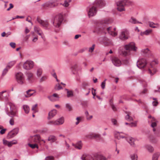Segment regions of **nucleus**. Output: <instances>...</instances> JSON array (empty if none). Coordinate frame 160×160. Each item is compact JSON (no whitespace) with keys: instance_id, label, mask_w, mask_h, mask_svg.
I'll use <instances>...</instances> for the list:
<instances>
[{"instance_id":"nucleus-2","label":"nucleus","mask_w":160,"mask_h":160,"mask_svg":"<svg viewBox=\"0 0 160 160\" xmlns=\"http://www.w3.org/2000/svg\"><path fill=\"white\" fill-rule=\"evenodd\" d=\"M82 160H106L104 156L100 154L95 153L92 155H83L82 157Z\"/></svg>"},{"instance_id":"nucleus-38","label":"nucleus","mask_w":160,"mask_h":160,"mask_svg":"<svg viewBox=\"0 0 160 160\" xmlns=\"http://www.w3.org/2000/svg\"><path fill=\"white\" fill-rule=\"evenodd\" d=\"M71 0H65L63 3H61L60 4L65 7H67L69 5V3L71 2Z\"/></svg>"},{"instance_id":"nucleus-46","label":"nucleus","mask_w":160,"mask_h":160,"mask_svg":"<svg viewBox=\"0 0 160 160\" xmlns=\"http://www.w3.org/2000/svg\"><path fill=\"white\" fill-rule=\"evenodd\" d=\"M37 106L38 104H36L35 105L32 106V110L33 111L34 113H35L37 112Z\"/></svg>"},{"instance_id":"nucleus-5","label":"nucleus","mask_w":160,"mask_h":160,"mask_svg":"<svg viewBox=\"0 0 160 160\" xmlns=\"http://www.w3.org/2000/svg\"><path fill=\"white\" fill-rule=\"evenodd\" d=\"M127 0L119 1L116 2L118 10L120 12L125 11V6L126 5Z\"/></svg>"},{"instance_id":"nucleus-54","label":"nucleus","mask_w":160,"mask_h":160,"mask_svg":"<svg viewBox=\"0 0 160 160\" xmlns=\"http://www.w3.org/2000/svg\"><path fill=\"white\" fill-rule=\"evenodd\" d=\"M81 117H77L76 118V120H77V121L75 122V124L76 125H78L81 120Z\"/></svg>"},{"instance_id":"nucleus-26","label":"nucleus","mask_w":160,"mask_h":160,"mask_svg":"<svg viewBox=\"0 0 160 160\" xmlns=\"http://www.w3.org/2000/svg\"><path fill=\"white\" fill-rule=\"evenodd\" d=\"M34 31L36 32L39 35L41 36L42 38H43L42 36L43 33L41 29L39 27L37 26H35L34 27Z\"/></svg>"},{"instance_id":"nucleus-64","label":"nucleus","mask_w":160,"mask_h":160,"mask_svg":"<svg viewBox=\"0 0 160 160\" xmlns=\"http://www.w3.org/2000/svg\"><path fill=\"white\" fill-rule=\"evenodd\" d=\"M157 124L156 122H152V124H151V126L152 127L154 128L155 127H156L157 126Z\"/></svg>"},{"instance_id":"nucleus-4","label":"nucleus","mask_w":160,"mask_h":160,"mask_svg":"<svg viewBox=\"0 0 160 160\" xmlns=\"http://www.w3.org/2000/svg\"><path fill=\"white\" fill-rule=\"evenodd\" d=\"M15 77L17 83L22 85L25 83V79L24 74L20 72H16L15 73Z\"/></svg>"},{"instance_id":"nucleus-52","label":"nucleus","mask_w":160,"mask_h":160,"mask_svg":"<svg viewBox=\"0 0 160 160\" xmlns=\"http://www.w3.org/2000/svg\"><path fill=\"white\" fill-rule=\"evenodd\" d=\"M48 124L49 125H56V121H50L48 122Z\"/></svg>"},{"instance_id":"nucleus-10","label":"nucleus","mask_w":160,"mask_h":160,"mask_svg":"<svg viewBox=\"0 0 160 160\" xmlns=\"http://www.w3.org/2000/svg\"><path fill=\"white\" fill-rule=\"evenodd\" d=\"M5 111L9 117L13 118L14 117L18 116V110H10V111H8V108H6Z\"/></svg>"},{"instance_id":"nucleus-22","label":"nucleus","mask_w":160,"mask_h":160,"mask_svg":"<svg viewBox=\"0 0 160 160\" xmlns=\"http://www.w3.org/2000/svg\"><path fill=\"white\" fill-rule=\"evenodd\" d=\"M57 113V111L55 109H53L50 111L48 113V119H50L52 118Z\"/></svg>"},{"instance_id":"nucleus-59","label":"nucleus","mask_w":160,"mask_h":160,"mask_svg":"<svg viewBox=\"0 0 160 160\" xmlns=\"http://www.w3.org/2000/svg\"><path fill=\"white\" fill-rule=\"evenodd\" d=\"M66 108L68 109L69 110V111H70L72 109V107H71V105H70V104L69 103H67L66 104Z\"/></svg>"},{"instance_id":"nucleus-44","label":"nucleus","mask_w":160,"mask_h":160,"mask_svg":"<svg viewBox=\"0 0 160 160\" xmlns=\"http://www.w3.org/2000/svg\"><path fill=\"white\" fill-rule=\"evenodd\" d=\"M131 160H138V156L136 154H133L130 155Z\"/></svg>"},{"instance_id":"nucleus-39","label":"nucleus","mask_w":160,"mask_h":160,"mask_svg":"<svg viewBox=\"0 0 160 160\" xmlns=\"http://www.w3.org/2000/svg\"><path fill=\"white\" fill-rule=\"evenodd\" d=\"M23 108L26 113H28L29 112L30 108L29 106L26 105H24L23 106Z\"/></svg>"},{"instance_id":"nucleus-8","label":"nucleus","mask_w":160,"mask_h":160,"mask_svg":"<svg viewBox=\"0 0 160 160\" xmlns=\"http://www.w3.org/2000/svg\"><path fill=\"white\" fill-rule=\"evenodd\" d=\"M34 64L33 62L32 61L27 60L23 64V68L26 70H30L33 68Z\"/></svg>"},{"instance_id":"nucleus-19","label":"nucleus","mask_w":160,"mask_h":160,"mask_svg":"<svg viewBox=\"0 0 160 160\" xmlns=\"http://www.w3.org/2000/svg\"><path fill=\"white\" fill-rule=\"evenodd\" d=\"M36 92L35 90L32 89H29L26 91V94H25L24 97L25 98H29L32 96H35L36 95Z\"/></svg>"},{"instance_id":"nucleus-56","label":"nucleus","mask_w":160,"mask_h":160,"mask_svg":"<svg viewBox=\"0 0 160 160\" xmlns=\"http://www.w3.org/2000/svg\"><path fill=\"white\" fill-rule=\"evenodd\" d=\"M95 46V44L92 45V46L91 47L89 48V51L91 52H92L94 50V49Z\"/></svg>"},{"instance_id":"nucleus-37","label":"nucleus","mask_w":160,"mask_h":160,"mask_svg":"<svg viewBox=\"0 0 160 160\" xmlns=\"http://www.w3.org/2000/svg\"><path fill=\"white\" fill-rule=\"evenodd\" d=\"M128 142L132 146H134V139L132 138H129L127 139Z\"/></svg>"},{"instance_id":"nucleus-42","label":"nucleus","mask_w":160,"mask_h":160,"mask_svg":"<svg viewBox=\"0 0 160 160\" xmlns=\"http://www.w3.org/2000/svg\"><path fill=\"white\" fill-rule=\"evenodd\" d=\"M146 148L149 152H152L154 151V148L153 147L150 145H146Z\"/></svg>"},{"instance_id":"nucleus-49","label":"nucleus","mask_w":160,"mask_h":160,"mask_svg":"<svg viewBox=\"0 0 160 160\" xmlns=\"http://www.w3.org/2000/svg\"><path fill=\"white\" fill-rule=\"evenodd\" d=\"M62 88V87L60 86L59 83L57 84L55 87V89L57 90H60Z\"/></svg>"},{"instance_id":"nucleus-6","label":"nucleus","mask_w":160,"mask_h":160,"mask_svg":"<svg viewBox=\"0 0 160 160\" xmlns=\"http://www.w3.org/2000/svg\"><path fill=\"white\" fill-rule=\"evenodd\" d=\"M147 64V61L144 58H140L137 62V66L138 68L142 69L144 68Z\"/></svg>"},{"instance_id":"nucleus-30","label":"nucleus","mask_w":160,"mask_h":160,"mask_svg":"<svg viewBox=\"0 0 160 160\" xmlns=\"http://www.w3.org/2000/svg\"><path fill=\"white\" fill-rule=\"evenodd\" d=\"M6 105L9 106L10 110H18L15 105L12 102H8Z\"/></svg>"},{"instance_id":"nucleus-57","label":"nucleus","mask_w":160,"mask_h":160,"mask_svg":"<svg viewBox=\"0 0 160 160\" xmlns=\"http://www.w3.org/2000/svg\"><path fill=\"white\" fill-rule=\"evenodd\" d=\"M148 118L151 119V122H156V120L155 118L153 117H152L151 115H149L148 117Z\"/></svg>"},{"instance_id":"nucleus-28","label":"nucleus","mask_w":160,"mask_h":160,"mask_svg":"<svg viewBox=\"0 0 160 160\" xmlns=\"http://www.w3.org/2000/svg\"><path fill=\"white\" fill-rule=\"evenodd\" d=\"M152 30L151 29H149L146 30L145 31L141 32L140 33V34L141 36H143L145 35L148 36L152 32Z\"/></svg>"},{"instance_id":"nucleus-50","label":"nucleus","mask_w":160,"mask_h":160,"mask_svg":"<svg viewBox=\"0 0 160 160\" xmlns=\"http://www.w3.org/2000/svg\"><path fill=\"white\" fill-rule=\"evenodd\" d=\"M149 26L152 28H154L155 23L149 21L148 22Z\"/></svg>"},{"instance_id":"nucleus-40","label":"nucleus","mask_w":160,"mask_h":160,"mask_svg":"<svg viewBox=\"0 0 160 160\" xmlns=\"http://www.w3.org/2000/svg\"><path fill=\"white\" fill-rule=\"evenodd\" d=\"M67 91V96L68 98L72 97L73 96V92L72 91H69L67 89H65Z\"/></svg>"},{"instance_id":"nucleus-7","label":"nucleus","mask_w":160,"mask_h":160,"mask_svg":"<svg viewBox=\"0 0 160 160\" xmlns=\"http://www.w3.org/2000/svg\"><path fill=\"white\" fill-rule=\"evenodd\" d=\"M129 32L127 29H123L122 30L119 35L120 39L125 40L128 38Z\"/></svg>"},{"instance_id":"nucleus-11","label":"nucleus","mask_w":160,"mask_h":160,"mask_svg":"<svg viewBox=\"0 0 160 160\" xmlns=\"http://www.w3.org/2000/svg\"><path fill=\"white\" fill-rule=\"evenodd\" d=\"M19 132V129L15 128L9 132L7 135V137L10 139L14 137Z\"/></svg>"},{"instance_id":"nucleus-61","label":"nucleus","mask_w":160,"mask_h":160,"mask_svg":"<svg viewBox=\"0 0 160 160\" xmlns=\"http://www.w3.org/2000/svg\"><path fill=\"white\" fill-rule=\"evenodd\" d=\"M9 44L10 46L13 48L15 47L16 44L15 42H11Z\"/></svg>"},{"instance_id":"nucleus-60","label":"nucleus","mask_w":160,"mask_h":160,"mask_svg":"<svg viewBox=\"0 0 160 160\" xmlns=\"http://www.w3.org/2000/svg\"><path fill=\"white\" fill-rule=\"evenodd\" d=\"M106 82L105 81L102 82L101 84V87L102 89H103L105 88Z\"/></svg>"},{"instance_id":"nucleus-20","label":"nucleus","mask_w":160,"mask_h":160,"mask_svg":"<svg viewBox=\"0 0 160 160\" xmlns=\"http://www.w3.org/2000/svg\"><path fill=\"white\" fill-rule=\"evenodd\" d=\"M112 61V63L115 66L119 67L122 64L121 61L117 58H113Z\"/></svg>"},{"instance_id":"nucleus-1","label":"nucleus","mask_w":160,"mask_h":160,"mask_svg":"<svg viewBox=\"0 0 160 160\" xmlns=\"http://www.w3.org/2000/svg\"><path fill=\"white\" fill-rule=\"evenodd\" d=\"M105 5V2L102 0H97L95 1L94 5L87 9L88 16L90 18L93 17L97 13L98 8H102Z\"/></svg>"},{"instance_id":"nucleus-58","label":"nucleus","mask_w":160,"mask_h":160,"mask_svg":"<svg viewBox=\"0 0 160 160\" xmlns=\"http://www.w3.org/2000/svg\"><path fill=\"white\" fill-rule=\"evenodd\" d=\"M77 68V66L76 65H75L73 66H72L71 67V69L72 71V72H73V71H76Z\"/></svg>"},{"instance_id":"nucleus-51","label":"nucleus","mask_w":160,"mask_h":160,"mask_svg":"<svg viewBox=\"0 0 160 160\" xmlns=\"http://www.w3.org/2000/svg\"><path fill=\"white\" fill-rule=\"evenodd\" d=\"M9 124L11 126H13L15 123L14 119L13 118H12L9 120Z\"/></svg>"},{"instance_id":"nucleus-32","label":"nucleus","mask_w":160,"mask_h":160,"mask_svg":"<svg viewBox=\"0 0 160 160\" xmlns=\"http://www.w3.org/2000/svg\"><path fill=\"white\" fill-rule=\"evenodd\" d=\"M57 140V138L55 136L53 135L50 136L48 138V140L51 143L54 142Z\"/></svg>"},{"instance_id":"nucleus-31","label":"nucleus","mask_w":160,"mask_h":160,"mask_svg":"<svg viewBox=\"0 0 160 160\" xmlns=\"http://www.w3.org/2000/svg\"><path fill=\"white\" fill-rule=\"evenodd\" d=\"M122 132H116L115 133V137L116 138L118 139H120L121 138H125V137L123 135H121L120 134L122 133Z\"/></svg>"},{"instance_id":"nucleus-16","label":"nucleus","mask_w":160,"mask_h":160,"mask_svg":"<svg viewBox=\"0 0 160 160\" xmlns=\"http://www.w3.org/2000/svg\"><path fill=\"white\" fill-rule=\"evenodd\" d=\"M101 42L102 44L106 46H108L112 44L111 40L106 37H103Z\"/></svg>"},{"instance_id":"nucleus-13","label":"nucleus","mask_w":160,"mask_h":160,"mask_svg":"<svg viewBox=\"0 0 160 160\" xmlns=\"http://www.w3.org/2000/svg\"><path fill=\"white\" fill-rule=\"evenodd\" d=\"M107 30L108 33L112 37H115L118 35V32L116 31V28H113L110 27L107 28Z\"/></svg>"},{"instance_id":"nucleus-35","label":"nucleus","mask_w":160,"mask_h":160,"mask_svg":"<svg viewBox=\"0 0 160 160\" xmlns=\"http://www.w3.org/2000/svg\"><path fill=\"white\" fill-rule=\"evenodd\" d=\"M16 61L15 60L11 61L8 64L6 67L10 69L16 63Z\"/></svg>"},{"instance_id":"nucleus-12","label":"nucleus","mask_w":160,"mask_h":160,"mask_svg":"<svg viewBox=\"0 0 160 160\" xmlns=\"http://www.w3.org/2000/svg\"><path fill=\"white\" fill-rule=\"evenodd\" d=\"M37 20L38 23L45 29L48 28L49 25V23L48 20H43L39 18H37Z\"/></svg>"},{"instance_id":"nucleus-21","label":"nucleus","mask_w":160,"mask_h":160,"mask_svg":"<svg viewBox=\"0 0 160 160\" xmlns=\"http://www.w3.org/2000/svg\"><path fill=\"white\" fill-rule=\"evenodd\" d=\"M49 99L52 102H55L58 100L59 97L57 93H54L52 95L48 97Z\"/></svg>"},{"instance_id":"nucleus-18","label":"nucleus","mask_w":160,"mask_h":160,"mask_svg":"<svg viewBox=\"0 0 160 160\" xmlns=\"http://www.w3.org/2000/svg\"><path fill=\"white\" fill-rule=\"evenodd\" d=\"M44 8H53L56 6L54 3V2L53 0H52L48 2H47L45 3L43 5Z\"/></svg>"},{"instance_id":"nucleus-45","label":"nucleus","mask_w":160,"mask_h":160,"mask_svg":"<svg viewBox=\"0 0 160 160\" xmlns=\"http://www.w3.org/2000/svg\"><path fill=\"white\" fill-rule=\"evenodd\" d=\"M28 145L31 148H32L33 149L35 148H37L38 149V146L37 144H32L29 143L28 144Z\"/></svg>"},{"instance_id":"nucleus-53","label":"nucleus","mask_w":160,"mask_h":160,"mask_svg":"<svg viewBox=\"0 0 160 160\" xmlns=\"http://www.w3.org/2000/svg\"><path fill=\"white\" fill-rule=\"evenodd\" d=\"M47 79V77L46 76H43L40 78L39 81L41 82L45 81Z\"/></svg>"},{"instance_id":"nucleus-9","label":"nucleus","mask_w":160,"mask_h":160,"mask_svg":"<svg viewBox=\"0 0 160 160\" xmlns=\"http://www.w3.org/2000/svg\"><path fill=\"white\" fill-rule=\"evenodd\" d=\"M125 49L128 51H136L137 48L135 46V43L133 42L130 43L128 44L125 45L124 46Z\"/></svg>"},{"instance_id":"nucleus-14","label":"nucleus","mask_w":160,"mask_h":160,"mask_svg":"<svg viewBox=\"0 0 160 160\" xmlns=\"http://www.w3.org/2000/svg\"><path fill=\"white\" fill-rule=\"evenodd\" d=\"M3 143L5 146H7L9 147H12L13 144H16L17 143V141L14 140L11 141H8L5 139L2 140Z\"/></svg>"},{"instance_id":"nucleus-15","label":"nucleus","mask_w":160,"mask_h":160,"mask_svg":"<svg viewBox=\"0 0 160 160\" xmlns=\"http://www.w3.org/2000/svg\"><path fill=\"white\" fill-rule=\"evenodd\" d=\"M87 137L91 139H98L100 141L102 139L101 135L98 133H92L89 134L88 135Z\"/></svg>"},{"instance_id":"nucleus-27","label":"nucleus","mask_w":160,"mask_h":160,"mask_svg":"<svg viewBox=\"0 0 160 160\" xmlns=\"http://www.w3.org/2000/svg\"><path fill=\"white\" fill-rule=\"evenodd\" d=\"M56 125L58 126L62 124L64 122V119L63 117H62L56 120Z\"/></svg>"},{"instance_id":"nucleus-62","label":"nucleus","mask_w":160,"mask_h":160,"mask_svg":"<svg viewBox=\"0 0 160 160\" xmlns=\"http://www.w3.org/2000/svg\"><path fill=\"white\" fill-rule=\"evenodd\" d=\"M6 92V91L5 90L0 92V99H2L3 97V94Z\"/></svg>"},{"instance_id":"nucleus-41","label":"nucleus","mask_w":160,"mask_h":160,"mask_svg":"<svg viewBox=\"0 0 160 160\" xmlns=\"http://www.w3.org/2000/svg\"><path fill=\"white\" fill-rule=\"evenodd\" d=\"M130 61V59L128 58H125L122 60V62L123 64L125 65H128L129 64Z\"/></svg>"},{"instance_id":"nucleus-48","label":"nucleus","mask_w":160,"mask_h":160,"mask_svg":"<svg viewBox=\"0 0 160 160\" xmlns=\"http://www.w3.org/2000/svg\"><path fill=\"white\" fill-rule=\"evenodd\" d=\"M148 72L149 74H150V75L152 76L154 75L156 72H157V70L155 68H154L153 69L152 72L151 70L150 69H148Z\"/></svg>"},{"instance_id":"nucleus-3","label":"nucleus","mask_w":160,"mask_h":160,"mask_svg":"<svg viewBox=\"0 0 160 160\" xmlns=\"http://www.w3.org/2000/svg\"><path fill=\"white\" fill-rule=\"evenodd\" d=\"M63 20V15L61 14H59L56 15L53 19L51 21V23H52L55 28H59L62 24Z\"/></svg>"},{"instance_id":"nucleus-17","label":"nucleus","mask_w":160,"mask_h":160,"mask_svg":"<svg viewBox=\"0 0 160 160\" xmlns=\"http://www.w3.org/2000/svg\"><path fill=\"white\" fill-rule=\"evenodd\" d=\"M27 80L30 82H33L34 78L33 74L31 72H27L26 73Z\"/></svg>"},{"instance_id":"nucleus-63","label":"nucleus","mask_w":160,"mask_h":160,"mask_svg":"<svg viewBox=\"0 0 160 160\" xmlns=\"http://www.w3.org/2000/svg\"><path fill=\"white\" fill-rule=\"evenodd\" d=\"M129 125L131 127H135L137 125L136 122H132L129 124Z\"/></svg>"},{"instance_id":"nucleus-29","label":"nucleus","mask_w":160,"mask_h":160,"mask_svg":"<svg viewBox=\"0 0 160 160\" xmlns=\"http://www.w3.org/2000/svg\"><path fill=\"white\" fill-rule=\"evenodd\" d=\"M33 141L35 142H39L41 141L40 136L39 135H36L32 137Z\"/></svg>"},{"instance_id":"nucleus-47","label":"nucleus","mask_w":160,"mask_h":160,"mask_svg":"<svg viewBox=\"0 0 160 160\" xmlns=\"http://www.w3.org/2000/svg\"><path fill=\"white\" fill-rule=\"evenodd\" d=\"M9 69L7 68V67L5 68L2 71V76L3 77L8 72Z\"/></svg>"},{"instance_id":"nucleus-34","label":"nucleus","mask_w":160,"mask_h":160,"mask_svg":"<svg viewBox=\"0 0 160 160\" xmlns=\"http://www.w3.org/2000/svg\"><path fill=\"white\" fill-rule=\"evenodd\" d=\"M129 22L132 23L136 24V23H142L141 22H139L137 20L134 18H131L129 20Z\"/></svg>"},{"instance_id":"nucleus-25","label":"nucleus","mask_w":160,"mask_h":160,"mask_svg":"<svg viewBox=\"0 0 160 160\" xmlns=\"http://www.w3.org/2000/svg\"><path fill=\"white\" fill-rule=\"evenodd\" d=\"M42 69L40 67H38L36 70V74L38 77H40L42 73Z\"/></svg>"},{"instance_id":"nucleus-43","label":"nucleus","mask_w":160,"mask_h":160,"mask_svg":"<svg viewBox=\"0 0 160 160\" xmlns=\"http://www.w3.org/2000/svg\"><path fill=\"white\" fill-rule=\"evenodd\" d=\"M126 113L127 114V115L125 116V118L126 120L128 121H131L133 120L132 118L130 117L129 115L130 114V112H126Z\"/></svg>"},{"instance_id":"nucleus-23","label":"nucleus","mask_w":160,"mask_h":160,"mask_svg":"<svg viewBox=\"0 0 160 160\" xmlns=\"http://www.w3.org/2000/svg\"><path fill=\"white\" fill-rule=\"evenodd\" d=\"M72 145L76 148L79 150H80L82 148V144L81 141H79L77 142L76 144L72 143Z\"/></svg>"},{"instance_id":"nucleus-33","label":"nucleus","mask_w":160,"mask_h":160,"mask_svg":"<svg viewBox=\"0 0 160 160\" xmlns=\"http://www.w3.org/2000/svg\"><path fill=\"white\" fill-rule=\"evenodd\" d=\"M160 156V152H157L154 153L152 156V160H158V158Z\"/></svg>"},{"instance_id":"nucleus-55","label":"nucleus","mask_w":160,"mask_h":160,"mask_svg":"<svg viewBox=\"0 0 160 160\" xmlns=\"http://www.w3.org/2000/svg\"><path fill=\"white\" fill-rule=\"evenodd\" d=\"M45 160H54V159L53 156H48L45 158Z\"/></svg>"},{"instance_id":"nucleus-24","label":"nucleus","mask_w":160,"mask_h":160,"mask_svg":"<svg viewBox=\"0 0 160 160\" xmlns=\"http://www.w3.org/2000/svg\"><path fill=\"white\" fill-rule=\"evenodd\" d=\"M113 21V20L112 19L106 18L102 20L101 23V24H108L112 23Z\"/></svg>"},{"instance_id":"nucleus-36","label":"nucleus","mask_w":160,"mask_h":160,"mask_svg":"<svg viewBox=\"0 0 160 160\" xmlns=\"http://www.w3.org/2000/svg\"><path fill=\"white\" fill-rule=\"evenodd\" d=\"M142 53L144 55H147V54H149L150 51L148 48L142 49L141 50Z\"/></svg>"}]
</instances>
